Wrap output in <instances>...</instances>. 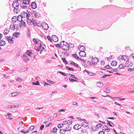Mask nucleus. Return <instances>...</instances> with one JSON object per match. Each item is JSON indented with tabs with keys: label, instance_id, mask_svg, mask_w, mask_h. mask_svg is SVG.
Listing matches in <instances>:
<instances>
[{
	"label": "nucleus",
	"instance_id": "5701e85b",
	"mask_svg": "<svg viewBox=\"0 0 134 134\" xmlns=\"http://www.w3.org/2000/svg\"><path fill=\"white\" fill-rule=\"evenodd\" d=\"M11 114L8 113L7 116H5L7 118V119L9 120H11L12 119V118H11Z\"/></svg>",
	"mask_w": 134,
	"mask_h": 134
},
{
	"label": "nucleus",
	"instance_id": "3c124183",
	"mask_svg": "<svg viewBox=\"0 0 134 134\" xmlns=\"http://www.w3.org/2000/svg\"><path fill=\"white\" fill-rule=\"evenodd\" d=\"M20 106L19 104H17L12 105L13 108H17Z\"/></svg>",
	"mask_w": 134,
	"mask_h": 134
},
{
	"label": "nucleus",
	"instance_id": "0e129e2a",
	"mask_svg": "<svg viewBox=\"0 0 134 134\" xmlns=\"http://www.w3.org/2000/svg\"><path fill=\"white\" fill-rule=\"evenodd\" d=\"M63 127V126L61 125V124H59L58 125V127L59 128H61Z\"/></svg>",
	"mask_w": 134,
	"mask_h": 134
},
{
	"label": "nucleus",
	"instance_id": "aec40b11",
	"mask_svg": "<svg viewBox=\"0 0 134 134\" xmlns=\"http://www.w3.org/2000/svg\"><path fill=\"white\" fill-rule=\"evenodd\" d=\"M117 64V62L116 61H112L111 63V66H116Z\"/></svg>",
	"mask_w": 134,
	"mask_h": 134
},
{
	"label": "nucleus",
	"instance_id": "2f4dec72",
	"mask_svg": "<svg viewBox=\"0 0 134 134\" xmlns=\"http://www.w3.org/2000/svg\"><path fill=\"white\" fill-rule=\"evenodd\" d=\"M66 68L68 69V70L70 71H73L74 70L72 68L69 67V66H66Z\"/></svg>",
	"mask_w": 134,
	"mask_h": 134
},
{
	"label": "nucleus",
	"instance_id": "c03bdc74",
	"mask_svg": "<svg viewBox=\"0 0 134 134\" xmlns=\"http://www.w3.org/2000/svg\"><path fill=\"white\" fill-rule=\"evenodd\" d=\"M104 68H106V69H110L112 68H111L109 65L105 66L104 67Z\"/></svg>",
	"mask_w": 134,
	"mask_h": 134
},
{
	"label": "nucleus",
	"instance_id": "e433bc0d",
	"mask_svg": "<svg viewBox=\"0 0 134 134\" xmlns=\"http://www.w3.org/2000/svg\"><path fill=\"white\" fill-rule=\"evenodd\" d=\"M87 72V74L89 75L92 76V75H92V74H93V73H89V71H87L86 70H85L83 71V72Z\"/></svg>",
	"mask_w": 134,
	"mask_h": 134
},
{
	"label": "nucleus",
	"instance_id": "6e6d98bb",
	"mask_svg": "<svg viewBox=\"0 0 134 134\" xmlns=\"http://www.w3.org/2000/svg\"><path fill=\"white\" fill-rule=\"evenodd\" d=\"M47 38L49 41H50L51 42H52V38H51L49 36H47Z\"/></svg>",
	"mask_w": 134,
	"mask_h": 134
},
{
	"label": "nucleus",
	"instance_id": "a878e982",
	"mask_svg": "<svg viewBox=\"0 0 134 134\" xmlns=\"http://www.w3.org/2000/svg\"><path fill=\"white\" fill-rule=\"evenodd\" d=\"M70 64L72 65H73L75 66H76L77 68H79L80 66H79V65L76 64L73 61H72L71 63Z\"/></svg>",
	"mask_w": 134,
	"mask_h": 134
},
{
	"label": "nucleus",
	"instance_id": "412c9836",
	"mask_svg": "<svg viewBox=\"0 0 134 134\" xmlns=\"http://www.w3.org/2000/svg\"><path fill=\"white\" fill-rule=\"evenodd\" d=\"M103 84L101 82H97L96 84L97 86L99 87H103Z\"/></svg>",
	"mask_w": 134,
	"mask_h": 134
},
{
	"label": "nucleus",
	"instance_id": "49530a36",
	"mask_svg": "<svg viewBox=\"0 0 134 134\" xmlns=\"http://www.w3.org/2000/svg\"><path fill=\"white\" fill-rule=\"evenodd\" d=\"M124 66V65L123 64H120L119 66V67L120 69H122Z\"/></svg>",
	"mask_w": 134,
	"mask_h": 134
},
{
	"label": "nucleus",
	"instance_id": "1a4fd4ad",
	"mask_svg": "<svg viewBox=\"0 0 134 134\" xmlns=\"http://www.w3.org/2000/svg\"><path fill=\"white\" fill-rule=\"evenodd\" d=\"M98 61L99 60L98 58H94L92 59V62L94 64H97L98 62Z\"/></svg>",
	"mask_w": 134,
	"mask_h": 134
},
{
	"label": "nucleus",
	"instance_id": "4c0bfd02",
	"mask_svg": "<svg viewBox=\"0 0 134 134\" xmlns=\"http://www.w3.org/2000/svg\"><path fill=\"white\" fill-rule=\"evenodd\" d=\"M69 76L71 77H73L74 79H77V78L75 77V75H73L72 74H70L69 75Z\"/></svg>",
	"mask_w": 134,
	"mask_h": 134
},
{
	"label": "nucleus",
	"instance_id": "37998d69",
	"mask_svg": "<svg viewBox=\"0 0 134 134\" xmlns=\"http://www.w3.org/2000/svg\"><path fill=\"white\" fill-rule=\"evenodd\" d=\"M66 123H67V125H69L70 124H71L72 123V121H70V120L66 121Z\"/></svg>",
	"mask_w": 134,
	"mask_h": 134
},
{
	"label": "nucleus",
	"instance_id": "4d7b16f0",
	"mask_svg": "<svg viewBox=\"0 0 134 134\" xmlns=\"http://www.w3.org/2000/svg\"><path fill=\"white\" fill-rule=\"evenodd\" d=\"M21 132L23 133H25V134L26 133H28L29 132L27 130V131H23V130H21Z\"/></svg>",
	"mask_w": 134,
	"mask_h": 134
},
{
	"label": "nucleus",
	"instance_id": "e2e57ef3",
	"mask_svg": "<svg viewBox=\"0 0 134 134\" xmlns=\"http://www.w3.org/2000/svg\"><path fill=\"white\" fill-rule=\"evenodd\" d=\"M104 131L103 130L99 131V134H105Z\"/></svg>",
	"mask_w": 134,
	"mask_h": 134
},
{
	"label": "nucleus",
	"instance_id": "f8f14e48",
	"mask_svg": "<svg viewBox=\"0 0 134 134\" xmlns=\"http://www.w3.org/2000/svg\"><path fill=\"white\" fill-rule=\"evenodd\" d=\"M27 24L29 25H32V24L33 20H34V19H32V20L30 19H27Z\"/></svg>",
	"mask_w": 134,
	"mask_h": 134
},
{
	"label": "nucleus",
	"instance_id": "69168bd1",
	"mask_svg": "<svg viewBox=\"0 0 134 134\" xmlns=\"http://www.w3.org/2000/svg\"><path fill=\"white\" fill-rule=\"evenodd\" d=\"M44 125H42L40 127V130H42L44 128Z\"/></svg>",
	"mask_w": 134,
	"mask_h": 134
},
{
	"label": "nucleus",
	"instance_id": "473e14b6",
	"mask_svg": "<svg viewBox=\"0 0 134 134\" xmlns=\"http://www.w3.org/2000/svg\"><path fill=\"white\" fill-rule=\"evenodd\" d=\"M58 73H60L64 76H67L68 75V74H65L64 73L60 71H58Z\"/></svg>",
	"mask_w": 134,
	"mask_h": 134
},
{
	"label": "nucleus",
	"instance_id": "39448f33",
	"mask_svg": "<svg viewBox=\"0 0 134 134\" xmlns=\"http://www.w3.org/2000/svg\"><path fill=\"white\" fill-rule=\"evenodd\" d=\"M19 25L18 24H11L10 27L9 29H10L12 30H14L15 29H18V28Z\"/></svg>",
	"mask_w": 134,
	"mask_h": 134
},
{
	"label": "nucleus",
	"instance_id": "cd10ccee",
	"mask_svg": "<svg viewBox=\"0 0 134 134\" xmlns=\"http://www.w3.org/2000/svg\"><path fill=\"white\" fill-rule=\"evenodd\" d=\"M57 129L56 127H54L52 129L51 132L53 133H55L57 131Z\"/></svg>",
	"mask_w": 134,
	"mask_h": 134
},
{
	"label": "nucleus",
	"instance_id": "680f3d73",
	"mask_svg": "<svg viewBox=\"0 0 134 134\" xmlns=\"http://www.w3.org/2000/svg\"><path fill=\"white\" fill-rule=\"evenodd\" d=\"M42 49L41 50V48H40V54H41V52H42V51H45V49L44 48V47H42Z\"/></svg>",
	"mask_w": 134,
	"mask_h": 134
},
{
	"label": "nucleus",
	"instance_id": "13d9d810",
	"mask_svg": "<svg viewBox=\"0 0 134 134\" xmlns=\"http://www.w3.org/2000/svg\"><path fill=\"white\" fill-rule=\"evenodd\" d=\"M16 80V81H20V82H21L22 81V79L21 78H19L18 77L17 78Z\"/></svg>",
	"mask_w": 134,
	"mask_h": 134
},
{
	"label": "nucleus",
	"instance_id": "c85d7f7f",
	"mask_svg": "<svg viewBox=\"0 0 134 134\" xmlns=\"http://www.w3.org/2000/svg\"><path fill=\"white\" fill-rule=\"evenodd\" d=\"M132 65L133 64L130 62L129 64L128 63H127L126 66L128 68H130L132 66Z\"/></svg>",
	"mask_w": 134,
	"mask_h": 134
},
{
	"label": "nucleus",
	"instance_id": "58836bf2",
	"mask_svg": "<svg viewBox=\"0 0 134 134\" xmlns=\"http://www.w3.org/2000/svg\"><path fill=\"white\" fill-rule=\"evenodd\" d=\"M110 91V90L109 89V88H106L105 90V92L107 93H109Z\"/></svg>",
	"mask_w": 134,
	"mask_h": 134
},
{
	"label": "nucleus",
	"instance_id": "a19ab883",
	"mask_svg": "<svg viewBox=\"0 0 134 134\" xmlns=\"http://www.w3.org/2000/svg\"><path fill=\"white\" fill-rule=\"evenodd\" d=\"M32 84L33 85H35L36 86L39 85H40L38 81H36V83H35V82H32Z\"/></svg>",
	"mask_w": 134,
	"mask_h": 134
},
{
	"label": "nucleus",
	"instance_id": "c756f323",
	"mask_svg": "<svg viewBox=\"0 0 134 134\" xmlns=\"http://www.w3.org/2000/svg\"><path fill=\"white\" fill-rule=\"evenodd\" d=\"M66 132V131L64 129H61L60 130V134H64Z\"/></svg>",
	"mask_w": 134,
	"mask_h": 134
},
{
	"label": "nucleus",
	"instance_id": "ea45409f",
	"mask_svg": "<svg viewBox=\"0 0 134 134\" xmlns=\"http://www.w3.org/2000/svg\"><path fill=\"white\" fill-rule=\"evenodd\" d=\"M62 60L63 62L65 63V64H67L68 63V62L66 60L65 58H63L62 59Z\"/></svg>",
	"mask_w": 134,
	"mask_h": 134
},
{
	"label": "nucleus",
	"instance_id": "423d86ee",
	"mask_svg": "<svg viewBox=\"0 0 134 134\" xmlns=\"http://www.w3.org/2000/svg\"><path fill=\"white\" fill-rule=\"evenodd\" d=\"M118 58L119 59H120V60H123L124 61L129 60L127 57L125 55L120 56Z\"/></svg>",
	"mask_w": 134,
	"mask_h": 134
},
{
	"label": "nucleus",
	"instance_id": "5fc2aeb1",
	"mask_svg": "<svg viewBox=\"0 0 134 134\" xmlns=\"http://www.w3.org/2000/svg\"><path fill=\"white\" fill-rule=\"evenodd\" d=\"M18 94L17 92L14 93H12L11 95L12 96H16Z\"/></svg>",
	"mask_w": 134,
	"mask_h": 134
},
{
	"label": "nucleus",
	"instance_id": "09e8293b",
	"mask_svg": "<svg viewBox=\"0 0 134 134\" xmlns=\"http://www.w3.org/2000/svg\"><path fill=\"white\" fill-rule=\"evenodd\" d=\"M27 70V69L25 68L19 70L20 72H23L26 71Z\"/></svg>",
	"mask_w": 134,
	"mask_h": 134
},
{
	"label": "nucleus",
	"instance_id": "338daca9",
	"mask_svg": "<svg viewBox=\"0 0 134 134\" xmlns=\"http://www.w3.org/2000/svg\"><path fill=\"white\" fill-rule=\"evenodd\" d=\"M55 46L56 47L60 48V47H61V46H60V45L59 44H55Z\"/></svg>",
	"mask_w": 134,
	"mask_h": 134
},
{
	"label": "nucleus",
	"instance_id": "f704fd0d",
	"mask_svg": "<svg viewBox=\"0 0 134 134\" xmlns=\"http://www.w3.org/2000/svg\"><path fill=\"white\" fill-rule=\"evenodd\" d=\"M34 126H31L30 127V128L28 129L27 131L29 132L30 131H31L34 129Z\"/></svg>",
	"mask_w": 134,
	"mask_h": 134
},
{
	"label": "nucleus",
	"instance_id": "de8ad7c7",
	"mask_svg": "<svg viewBox=\"0 0 134 134\" xmlns=\"http://www.w3.org/2000/svg\"><path fill=\"white\" fill-rule=\"evenodd\" d=\"M107 125H109L111 127H113V126L110 123V121H109L108 120H107Z\"/></svg>",
	"mask_w": 134,
	"mask_h": 134
},
{
	"label": "nucleus",
	"instance_id": "20e7f679",
	"mask_svg": "<svg viewBox=\"0 0 134 134\" xmlns=\"http://www.w3.org/2000/svg\"><path fill=\"white\" fill-rule=\"evenodd\" d=\"M19 3L17 2H14L12 4V6L14 8V12L15 13H17V12L16 11H15V10H17V9H18L19 6Z\"/></svg>",
	"mask_w": 134,
	"mask_h": 134
},
{
	"label": "nucleus",
	"instance_id": "a18cd8bd",
	"mask_svg": "<svg viewBox=\"0 0 134 134\" xmlns=\"http://www.w3.org/2000/svg\"><path fill=\"white\" fill-rule=\"evenodd\" d=\"M107 128H108V127L106 125L102 127V130L104 131Z\"/></svg>",
	"mask_w": 134,
	"mask_h": 134
},
{
	"label": "nucleus",
	"instance_id": "79ce46f5",
	"mask_svg": "<svg viewBox=\"0 0 134 134\" xmlns=\"http://www.w3.org/2000/svg\"><path fill=\"white\" fill-rule=\"evenodd\" d=\"M69 81H73V82H78V81L76 80L73 79L72 78H69Z\"/></svg>",
	"mask_w": 134,
	"mask_h": 134
},
{
	"label": "nucleus",
	"instance_id": "9d476101",
	"mask_svg": "<svg viewBox=\"0 0 134 134\" xmlns=\"http://www.w3.org/2000/svg\"><path fill=\"white\" fill-rule=\"evenodd\" d=\"M29 7H31L32 8L35 9L37 8V5L36 3L35 2H33L31 3V5L29 6Z\"/></svg>",
	"mask_w": 134,
	"mask_h": 134
},
{
	"label": "nucleus",
	"instance_id": "9b49d317",
	"mask_svg": "<svg viewBox=\"0 0 134 134\" xmlns=\"http://www.w3.org/2000/svg\"><path fill=\"white\" fill-rule=\"evenodd\" d=\"M21 22L20 23V25L21 27L26 26V25L25 24V22L23 21L22 19L20 21Z\"/></svg>",
	"mask_w": 134,
	"mask_h": 134
},
{
	"label": "nucleus",
	"instance_id": "f257e3e1",
	"mask_svg": "<svg viewBox=\"0 0 134 134\" xmlns=\"http://www.w3.org/2000/svg\"><path fill=\"white\" fill-rule=\"evenodd\" d=\"M33 41L34 43V44H35V49L36 51L39 52L40 50V48H41V41L37 39L33 38Z\"/></svg>",
	"mask_w": 134,
	"mask_h": 134
},
{
	"label": "nucleus",
	"instance_id": "bb28decb",
	"mask_svg": "<svg viewBox=\"0 0 134 134\" xmlns=\"http://www.w3.org/2000/svg\"><path fill=\"white\" fill-rule=\"evenodd\" d=\"M103 126V125L102 124L98 123L97 124L96 126V129H97V128L98 129H99L102 126Z\"/></svg>",
	"mask_w": 134,
	"mask_h": 134
},
{
	"label": "nucleus",
	"instance_id": "864d4df0",
	"mask_svg": "<svg viewBox=\"0 0 134 134\" xmlns=\"http://www.w3.org/2000/svg\"><path fill=\"white\" fill-rule=\"evenodd\" d=\"M33 24H32L33 25H34L35 26L37 25V23L36 22V21L35 20H33L32 21Z\"/></svg>",
	"mask_w": 134,
	"mask_h": 134
},
{
	"label": "nucleus",
	"instance_id": "052dcab7",
	"mask_svg": "<svg viewBox=\"0 0 134 134\" xmlns=\"http://www.w3.org/2000/svg\"><path fill=\"white\" fill-rule=\"evenodd\" d=\"M19 34V33L15 32L13 34V35L14 36L17 37L18 34Z\"/></svg>",
	"mask_w": 134,
	"mask_h": 134
},
{
	"label": "nucleus",
	"instance_id": "2eb2a0df",
	"mask_svg": "<svg viewBox=\"0 0 134 134\" xmlns=\"http://www.w3.org/2000/svg\"><path fill=\"white\" fill-rule=\"evenodd\" d=\"M79 54L81 57H84L86 56V54L85 52L80 51L79 53Z\"/></svg>",
	"mask_w": 134,
	"mask_h": 134
},
{
	"label": "nucleus",
	"instance_id": "c9c22d12",
	"mask_svg": "<svg viewBox=\"0 0 134 134\" xmlns=\"http://www.w3.org/2000/svg\"><path fill=\"white\" fill-rule=\"evenodd\" d=\"M72 55L73 57L75 58L76 59H78V58H79V57L76 54H72Z\"/></svg>",
	"mask_w": 134,
	"mask_h": 134
},
{
	"label": "nucleus",
	"instance_id": "f3484780",
	"mask_svg": "<svg viewBox=\"0 0 134 134\" xmlns=\"http://www.w3.org/2000/svg\"><path fill=\"white\" fill-rule=\"evenodd\" d=\"M65 128L64 129L66 131H70L71 130V127L70 126L67 125L66 127H65Z\"/></svg>",
	"mask_w": 134,
	"mask_h": 134
},
{
	"label": "nucleus",
	"instance_id": "8fccbe9b",
	"mask_svg": "<svg viewBox=\"0 0 134 134\" xmlns=\"http://www.w3.org/2000/svg\"><path fill=\"white\" fill-rule=\"evenodd\" d=\"M66 121H64L63 122L62 124H61V125L62 126H64V125L67 126V123H66Z\"/></svg>",
	"mask_w": 134,
	"mask_h": 134
},
{
	"label": "nucleus",
	"instance_id": "4468645a",
	"mask_svg": "<svg viewBox=\"0 0 134 134\" xmlns=\"http://www.w3.org/2000/svg\"><path fill=\"white\" fill-rule=\"evenodd\" d=\"M22 3L26 5L27 6H28L29 5L30 3V0H23Z\"/></svg>",
	"mask_w": 134,
	"mask_h": 134
},
{
	"label": "nucleus",
	"instance_id": "6ab92c4d",
	"mask_svg": "<svg viewBox=\"0 0 134 134\" xmlns=\"http://www.w3.org/2000/svg\"><path fill=\"white\" fill-rule=\"evenodd\" d=\"M21 14L23 15H26V19H28L29 16H30V14H27V12H22L21 13Z\"/></svg>",
	"mask_w": 134,
	"mask_h": 134
},
{
	"label": "nucleus",
	"instance_id": "f03ea898",
	"mask_svg": "<svg viewBox=\"0 0 134 134\" xmlns=\"http://www.w3.org/2000/svg\"><path fill=\"white\" fill-rule=\"evenodd\" d=\"M33 54L32 53L31 51L28 50L23 55L22 58L26 62H27V61H29L31 58Z\"/></svg>",
	"mask_w": 134,
	"mask_h": 134
},
{
	"label": "nucleus",
	"instance_id": "0eeeda50",
	"mask_svg": "<svg viewBox=\"0 0 134 134\" xmlns=\"http://www.w3.org/2000/svg\"><path fill=\"white\" fill-rule=\"evenodd\" d=\"M42 27L44 29L47 30L49 28L48 26L47 23H44L41 25Z\"/></svg>",
	"mask_w": 134,
	"mask_h": 134
},
{
	"label": "nucleus",
	"instance_id": "6e6552de",
	"mask_svg": "<svg viewBox=\"0 0 134 134\" xmlns=\"http://www.w3.org/2000/svg\"><path fill=\"white\" fill-rule=\"evenodd\" d=\"M52 41L57 42L58 40V37L55 35H53L52 36Z\"/></svg>",
	"mask_w": 134,
	"mask_h": 134
},
{
	"label": "nucleus",
	"instance_id": "b1692460",
	"mask_svg": "<svg viewBox=\"0 0 134 134\" xmlns=\"http://www.w3.org/2000/svg\"><path fill=\"white\" fill-rule=\"evenodd\" d=\"M5 44V42L2 40H1L0 42V46H4Z\"/></svg>",
	"mask_w": 134,
	"mask_h": 134
},
{
	"label": "nucleus",
	"instance_id": "bf43d9fd",
	"mask_svg": "<svg viewBox=\"0 0 134 134\" xmlns=\"http://www.w3.org/2000/svg\"><path fill=\"white\" fill-rule=\"evenodd\" d=\"M79 60H80L81 61L83 62L84 63H85L86 62V60L83 59H82V58H78Z\"/></svg>",
	"mask_w": 134,
	"mask_h": 134
},
{
	"label": "nucleus",
	"instance_id": "dca6fc26",
	"mask_svg": "<svg viewBox=\"0 0 134 134\" xmlns=\"http://www.w3.org/2000/svg\"><path fill=\"white\" fill-rule=\"evenodd\" d=\"M79 50L82 52H85V48L83 46H80V47L78 48Z\"/></svg>",
	"mask_w": 134,
	"mask_h": 134
},
{
	"label": "nucleus",
	"instance_id": "4be33fe9",
	"mask_svg": "<svg viewBox=\"0 0 134 134\" xmlns=\"http://www.w3.org/2000/svg\"><path fill=\"white\" fill-rule=\"evenodd\" d=\"M88 125V123L87 122H84L82 123V126L83 127H87Z\"/></svg>",
	"mask_w": 134,
	"mask_h": 134
},
{
	"label": "nucleus",
	"instance_id": "603ef678",
	"mask_svg": "<svg viewBox=\"0 0 134 134\" xmlns=\"http://www.w3.org/2000/svg\"><path fill=\"white\" fill-rule=\"evenodd\" d=\"M47 81L50 83L51 84H53L55 83L53 81H51L50 80H49L47 79Z\"/></svg>",
	"mask_w": 134,
	"mask_h": 134
},
{
	"label": "nucleus",
	"instance_id": "393cba45",
	"mask_svg": "<svg viewBox=\"0 0 134 134\" xmlns=\"http://www.w3.org/2000/svg\"><path fill=\"white\" fill-rule=\"evenodd\" d=\"M6 38L7 39V40H8V42L10 43H13V40L11 39H9L8 37H7Z\"/></svg>",
	"mask_w": 134,
	"mask_h": 134
},
{
	"label": "nucleus",
	"instance_id": "7c9ffc66",
	"mask_svg": "<svg viewBox=\"0 0 134 134\" xmlns=\"http://www.w3.org/2000/svg\"><path fill=\"white\" fill-rule=\"evenodd\" d=\"M34 15L37 18H39L40 16V14L39 12H35Z\"/></svg>",
	"mask_w": 134,
	"mask_h": 134
},
{
	"label": "nucleus",
	"instance_id": "774afa93",
	"mask_svg": "<svg viewBox=\"0 0 134 134\" xmlns=\"http://www.w3.org/2000/svg\"><path fill=\"white\" fill-rule=\"evenodd\" d=\"M134 70V68L133 67V68H131L128 69V70L129 71H133Z\"/></svg>",
	"mask_w": 134,
	"mask_h": 134
},
{
	"label": "nucleus",
	"instance_id": "a211bd4d",
	"mask_svg": "<svg viewBox=\"0 0 134 134\" xmlns=\"http://www.w3.org/2000/svg\"><path fill=\"white\" fill-rule=\"evenodd\" d=\"M20 6L23 9H26L28 7L26 5L24 4L22 2L20 4Z\"/></svg>",
	"mask_w": 134,
	"mask_h": 134
},
{
	"label": "nucleus",
	"instance_id": "72a5a7b5",
	"mask_svg": "<svg viewBox=\"0 0 134 134\" xmlns=\"http://www.w3.org/2000/svg\"><path fill=\"white\" fill-rule=\"evenodd\" d=\"M9 31V30L8 31L7 30L5 29L4 30L3 33L4 34L7 35Z\"/></svg>",
	"mask_w": 134,
	"mask_h": 134
},
{
	"label": "nucleus",
	"instance_id": "ddd939ff",
	"mask_svg": "<svg viewBox=\"0 0 134 134\" xmlns=\"http://www.w3.org/2000/svg\"><path fill=\"white\" fill-rule=\"evenodd\" d=\"M81 128V125L78 124H75L74 127V128L76 130H78Z\"/></svg>",
	"mask_w": 134,
	"mask_h": 134
},
{
	"label": "nucleus",
	"instance_id": "7ed1b4c3",
	"mask_svg": "<svg viewBox=\"0 0 134 134\" xmlns=\"http://www.w3.org/2000/svg\"><path fill=\"white\" fill-rule=\"evenodd\" d=\"M60 46L64 50L67 51L68 50L69 48V44L65 41H63L60 44Z\"/></svg>",
	"mask_w": 134,
	"mask_h": 134
}]
</instances>
